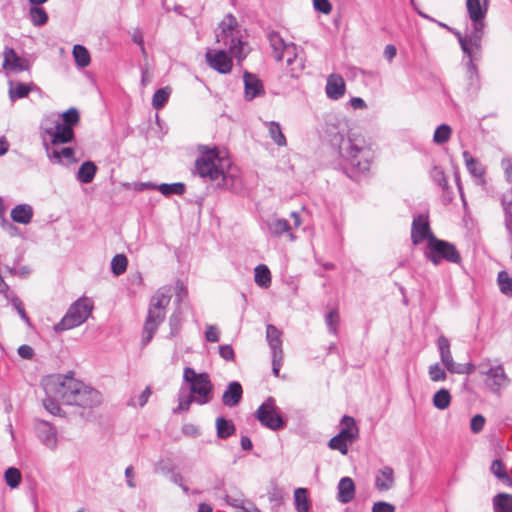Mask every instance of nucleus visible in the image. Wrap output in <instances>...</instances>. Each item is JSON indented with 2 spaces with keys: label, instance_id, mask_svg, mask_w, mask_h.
Segmentation results:
<instances>
[{
  "label": "nucleus",
  "instance_id": "obj_1",
  "mask_svg": "<svg viewBox=\"0 0 512 512\" xmlns=\"http://www.w3.org/2000/svg\"><path fill=\"white\" fill-rule=\"evenodd\" d=\"M326 135L330 145L342 158V169L347 177L361 182L370 176L374 152L360 135L348 130L347 123L327 125Z\"/></svg>",
  "mask_w": 512,
  "mask_h": 512
},
{
  "label": "nucleus",
  "instance_id": "obj_2",
  "mask_svg": "<svg viewBox=\"0 0 512 512\" xmlns=\"http://www.w3.org/2000/svg\"><path fill=\"white\" fill-rule=\"evenodd\" d=\"M72 371L67 374H52L42 381L45 394L60 398L65 405L94 408L101 404V393L74 378Z\"/></svg>",
  "mask_w": 512,
  "mask_h": 512
},
{
  "label": "nucleus",
  "instance_id": "obj_3",
  "mask_svg": "<svg viewBox=\"0 0 512 512\" xmlns=\"http://www.w3.org/2000/svg\"><path fill=\"white\" fill-rule=\"evenodd\" d=\"M199 152L200 154L195 161V171L199 177L208 178L211 181L220 179L221 181L217 183L218 188L235 190L240 180L232 174L225 173L219 167L222 161L219 150L216 147L210 149L206 146H201Z\"/></svg>",
  "mask_w": 512,
  "mask_h": 512
},
{
  "label": "nucleus",
  "instance_id": "obj_4",
  "mask_svg": "<svg viewBox=\"0 0 512 512\" xmlns=\"http://www.w3.org/2000/svg\"><path fill=\"white\" fill-rule=\"evenodd\" d=\"M171 288L158 289L150 299L147 317L143 326L142 345L146 346L152 340L155 332L165 320L166 308L170 303Z\"/></svg>",
  "mask_w": 512,
  "mask_h": 512
},
{
  "label": "nucleus",
  "instance_id": "obj_5",
  "mask_svg": "<svg viewBox=\"0 0 512 512\" xmlns=\"http://www.w3.org/2000/svg\"><path fill=\"white\" fill-rule=\"evenodd\" d=\"M425 259L434 266L442 262L461 265L462 256L455 244L438 237H433L431 241L425 244L423 248Z\"/></svg>",
  "mask_w": 512,
  "mask_h": 512
},
{
  "label": "nucleus",
  "instance_id": "obj_6",
  "mask_svg": "<svg viewBox=\"0 0 512 512\" xmlns=\"http://www.w3.org/2000/svg\"><path fill=\"white\" fill-rule=\"evenodd\" d=\"M94 304L88 297H80L73 302L62 319L53 327L56 333H61L82 325L91 315Z\"/></svg>",
  "mask_w": 512,
  "mask_h": 512
},
{
  "label": "nucleus",
  "instance_id": "obj_7",
  "mask_svg": "<svg viewBox=\"0 0 512 512\" xmlns=\"http://www.w3.org/2000/svg\"><path fill=\"white\" fill-rule=\"evenodd\" d=\"M183 380L190 384V395H194L196 404L205 405L213 399V384L206 372L197 373L192 367H185Z\"/></svg>",
  "mask_w": 512,
  "mask_h": 512
},
{
  "label": "nucleus",
  "instance_id": "obj_8",
  "mask_svg": "<svg viewBox=\"0 0 512 512\" xmlns=\"http://www.w3.org/2000/svg\"><path fill=\"white\" fill-rule=\"evenodd\" d=\"M359 427L352 416L344 415L340 420V430L328 441V447L347 455L349 446L359 439Z\"/></svg>",
  "mask_w": 512,
  "mask_h": 512
},
{
  "label": "nucleus",
  "instance_id": "obj_9",
  "mask_svg": "<svg viewBox=\"0 0 512 512\" xmlns=\"http://www.w3.org/2000/svg\"><path fill=\"white\" fill-rule=\"evenodd\" d=\"M255 417L263 427L272 431H279L287 426V419L282 416L272 396L267 397L257 408Z\"/></svg>",
  "mask_w": 512,
  "mask_h": 512
},
{
  "label": "nucleus",
  "instance_id": "obj_10",
  "mask_svg": "<svg viewBox=\"0 0 512 512\" xmlns=\"http://www.w3.org/2000/svg\"><path fill=\"white\" fill-rule=\"evenodd\" d=\"M466 8L469 19L472 22V41L475 44V50H480L484 35V19L487 14V6H482L480 0H466Z\"/></svg>",
  "mask_w": 512,
  "mask_h": 512
},
{
  "label": "nucleus",
  "instance_id": "obj_11",
  "mask_svg": "<svg viewBox=\"0 0 512 512\" xmlns=\"http://www.w3.org/2000/svg\"><path fill=\"white\" fill-rule=\"evenodd\" d=\"M482 57V48L475 50L474 54L464 56V66L466 75V89L471 95H477L481 89V77L476 62Z\"/></svg>",
  "mask_w": 512,
  "mask_h": 512
},
{
  "label": "nucleus",
  "instance_id": "obj_12",
  "mask_svg": "<svg viewBox=\"0 0 512 512\" xmlns=\"http://www.w3.org/2000/svg\"><path fill=\"white\" fill-rule=\"evenodd\" d=\"M433 237L436 236L431 229L429 215L425 213L414 215L411 225V241L413 245L417 246L424 241L428 243Z\"/></svg>",
  "mask_w": 512,
  "mask_h": 512
},
{
  "label": "nucleus",
  "instance_id": "obj_13",
  "mask_svg": "<svg viewBox=\"0 0 512 512\" xmlns=\"http://www.w3.org/2000/svg\"><path fill=\"white\" fill-rule=\"evenodd\" d=\"M302 53L303 51L299 50L298 46L292 42H289V45L283 50L282 61L286 60L292 78H298L305 68Z\"/></svg>",
  "mask_w": 512,
  "mask_h": 512
},
{
  "label": "nucleus",
  "instance_id": "obj_14",
  "mask_svg": "<svg viewBox=\"0 0 512 512\" xmlns=\"http://www.w3.org/2000/svg\"><path fill=\"white\" fill-rule=\"evenodd\" d=\"M481 374L486 376V385L494 394H499L510 384V379L502 365L491 366L488 370L481 371Z\"/></svg>",
  "mask_w": 512,
  "mask_h": 512
},
{
  "label": "nucleus",
  "instance_id": "obj_15",
  "mask_svg": "<svg viewBox=\"0 0 512 512\" xmlns=\"http://www.w3.org/2000/svg\"><path fill=\"white\" fill-rule=\"evenodd\" d=\"M30 66L28 59L20 57L12 47L5 46L3 51V69L13 73H20L29 71Z\"/></svg>",
  "mask_w": 512,
  "mask_h": 512
},
{
  "label": "nucleus",
  "instance_id": "obj_16",
  "mask_svg": "<svg viewBox=\"0 0 512 512\" xmlns=\"http://www.w3.org/2000/svg\"><path fill=\"white\" fill-rule=\"evenodd\" d=\"M34 428L38 439L43 445L49 449L57 447L58 438L55 426L45 420L35 419Z\"/></svg>",
  "mask_w": 512,
  "mask_h": 512
},
{
  "label": "nucleus",
  "instance_id": "obj_17",
  "mask_svg": "<svg viewBox=\"0 0 512 512\" xmlns=\"http://www.w3.org/2000/svg\"><path fill=\"white\" fill-rule=\"evenodd\" d=\"M208 65L220 74H228L232 70L233 62L228 53L224 50L206 52L205 55Z\"/></svg>",
  "mask_w": 512,
  "mask_h": 512
},
{
  "label": "nucleus",
  "instance_id": "obj_18",
  "mask_svg": "<svg viewBox=\"0 0 512 512\" xmlns=\"http://www.w3.org/2000/svg\"><path fill=\"white\" fill-rule=\"evenodd\" d=\"M244 98L251 101L265 94V89L261 79L253 73L245 71L243 74Z\"/></svg>",
  "mask_w": 512,
  "mask_h": 512
},
{
  "label": "nucleus",
  "instance_id": "obj_19",
  "mask_svg": "<svg viewBox=\"0 0 512 512\" xmlns=\"http://www.w3.org/2000/svg\"><path fill=\"white\" fill-rule=\"evenodd\" d=\"M44 133L51 136V143L54 145L67 144L75 138L74 129L62 123H56L54 127L45 128Z\"/></svg>",
  "mask_w": 512,
  "mask_h": 512
},
{
  "label": "nucleus",
  "instance_id": "obj_20",
  "mask_svg": "<svg viewBox=\"0 0 512 512\" xmlns=\"http://www.w3.org/2000/svg\"><path fill=\"white\" fill-rule=\"evenodd\" d=\"M467 171L474 178V182L477 185L484 186L486 184L485 167L480 163V161L474 158L469 151H463L462 153Z\"/></svg>",
  "mask_w": 512,
  "mask_h": 512
},
{
  "label": "nucleus",
  "instance_id": "obj_21",
  "mask_svg": "<svg viewBox=\"0 0 512 512\" xmlns=\"http://www.w3.org/2000/svg\"><path fill=\"white\" fill-rule=\"evenodd\" d=\"M266 233L274 238L281 237L287 234L291 241L296 239L295 235L291 232V225L284 218H274L265 222Z\"/></svg>",
  "mask_w": 512,
  "mask_h": 512
},
{
  "label": "nucleus",
  "instance_id": "obj_22",
  "mask_svg": "<svg viewBox=\"0 0 512 512\" xmlns=\"http://www.w3.org/2000/svg\"><path fill=\"white\" fill-rule=\"evenodd\" d=\"M346 91V84L343 77L339 74H331L328 76L325 86V92L329 99L339 100Z\"/></svg>",
  "mask_w": 512,
  "mask_h": 512
},
{
  "label": "nucleus",
  "instance_id": "obj_23",
  "mask_svg": "<svg viewBox=\"0 0 512 512\" xmlns=\"http://www.w3.org/2000/svg\"><path fill=\"white\" fill-rule=\"evenodd\" d=\"M44 145L48 158L54 164H64V159L66 160V164H73L77 161L75 151L71 147H64L58 150L51 149L46 142H44Z\"/></svg>",
  "mask_w": 512,
  "mask_h": 512
},
{
  "label": "nucleus",
  "instance_id": "obj_24",
  "mask_svg": "<svg viewBox=\"0 0 512 512\" xmlns=\"http://www.w3.org/2000/svg\"><path fill=\"white\" fill-rule=\"evenodd\" d=\"M243 397V388L240 382L231 381L222 395V403L224 406L232 408L237 406Z\"/></svg>",
  "mask_w": 512,
  "mask_h": 512
},
{
  "label": "nucleus",
  "instance_id": "obj_25",
  "mask_svg": "<svg viewBox=\"0 0 512 512\" xmlns=\"http://www.w3.org/2000/svg\"><path fill=\"white\" fill-rule=\"evenodd\" d=\"M337 490V499L342 504L351 502L355 496V484L350 477L341 478Z\"/></svg>",
  "mask_w": 512,
  "mask_h": 512
},
{
  "label": "nucleus",
  "instance_id": "obj_26",
  "mask_svg": "<svg viewBox=\"0 0 512 512\" xmlns=\"http://www.w3.org/2000/svg\"><path fill=\"white\" fill-rule=\"evenodd\" d=\"M266 339L271 349V354H284L282 349V331L276 326L268 324L266 326Z\"/></svg>",
  "mask_w": 512,
  "mask_h": 512
},
{
  "label": "nucleus",
  "instance_id": "obj_27",
  "mask_svg": "<svg viewBox=\"0 0 512 512\" xmlns=\"http://www.w3.org/2000/svg\"><path fill=\"white\" fill-rule=\"evenodd\" d=\"M393 485L394 471L390 466H384L375 476V488L379 491H388Z\"/></svg>",
  "mask_w": 512,
  "mask_h": 512
},
{
  "label": "nucleus",
  "instance_id": "obj_28",
  "mask_svg": "<svg viewBox=\"0 0 512 512\" xmlns=\"http://www.w3.org/2000/svg\"><path fill=\"white\" fill-rule=\"evenodd\" d=\"M33 208L29 204H18L12 208L10 216L15 223L28 225L33 218Z\"/></svg>",
  "mask_w": 512,
  "mask_h": 512
},
{
  "label": "nucleus",
  "instance_id": "obj_29",
  "mask_svg": "<svg viewBox=\"0 0 512 512\" xmlns=\"http://www.w3.org/2000/svg\"><path fill=\"white\" fill-rule=\"evenodd\" d=\"M436 344L440 354L441 362L444 365V367L449 371L455 364L450 350V341L446 336L440 335L437 339Z\"/></svg>",
  "mask_w": 512,
  "mask_h": 512
},
{
  "label": "nucleus",
  "instance_id": "obj_30",
  "mask_svg": "<svg viewBox=\"0 0 512 512\" xmlns=\"http://www.w3.org/2000/svg\"><path fill=\"white\" fill-rule=\"evenodd\" d=\"M267 38H268L270 47L272 48L274 59L277 62L282 61L283 50H285V48L289 45V42H286L281 37L279 32L274 31V30L268 32Z\"/></svg>",
  "mask_w": 512,
  "mask_h": 512
},
{
  "label": "nucleus",
  "instance_id": "obj_31",
  "mask_svg": "<svg viewBox=\"0 0 512 512\" xmlns=\"http://www.w3.org/2000/svg\"><path fill=\"white\" fill-rule=\"evenodd\" d=\"M97 166L94 162L87 160L81 164L76 174V179L82 184L91 183L96 175Z\"/></svg>",
  "mask_w": 512,
  "mask_h": 512
},
{
  "label": "nucleus",
  "instance_id": "obj_32",
  "mask_svg": "<svg viewBox=\"0 0 512 512\" xmlns=\"http://www.w3.org/2000/svg\"><path fill=\"white\" fill-rule=\"evenodd\" d=\"M215 426L216 434L219 439H227L230 436H232L236 431V427L232 420L226 419L223 416H219L216 418Z\"/></svg>",
  "mask_w": 512,
  "mask_h": 512
},
{
  "label": "nucleus",
  "instance_id": "obj_33",
  "mask_svg": "<svg viewBox=\"0 0 512 512\" xmlns=\"http://www.w3.org/2000/svg\"><path fill=\"white\" fill-rule=\"evenodd\" d=\"M504 211V224L508 235L512 234V187L501 198Z\"/></svg>",
  "mask_w": 512,
  "mask_h": 512
},
{
  "label": "nucleus",
  "instance_id": "obj_34",
  "mask_svg": "<svg viewBox=\"0 0 512 512\" xmlns=\"http://www.w3.org/2000/svg\"><path fill=\"white\" fill-rule=\"evenodd\" d=\"M448 29L456 36L464 56H468L475 53V44L472 41V30L469 32L468 35H463L460 31L456 29Z\"/></svg>",
  "mask_w": 512,
  "mask_h": 512
},
{
  "label": "nucleus",
  "instance_id": "obj_35",
  "mask_svg": "<svg viewBox=\"0 0 512 512\" xmlns=\"http://www.w3.org/2000/svg\"><path fill=\"white\" fill-rule=\"evenodd\" d=\"M28 19L35 27H42L49 20L48 13L41 6H30L28 11Z\"/></svg>",
  "mask_w": 512,
  "mask_h": 512
},
{
  "label": "nucleus",
  "instance_id": "obj_36",
  "mask_svg": "<svg viewBox=\"0 0 512 512\" xmlns=\"http://www.w3.org/2000/svg\"><path fill=\"white\" fill-rule=\"evenodd\" d=\"M265 125L268 128L270 138L277 146L282 147L287 145L286 137L282 132V128L279 122L267 121L265 122Z\"/></svg>",
  "mask_w": 512,
  "mask_h": 512
},
{
  "label": "nucleus",
  "instance_id": "obj_37",
  "mask_svg": "<svg viewBox=\"0 0 512 512\" xmlns=\"http://www.w3.org/2000/svg\"><path fill=\"white\" fill-rule=\"evenodd\" d=\"M183 320L184 316L181 307H175L173 313L169 317V338H174L180 334Z\"/></svg>",
  "mask_w": 512,
  "mask_h": 512
},
{
  "label": "nucleus",
  "instance_id": "obj_38",
  "mask_svg": "<svg viewBox=\"0 0 512 512\" xmlns=\"http://www.w3.org/2000/svg\"><path fill=\"white\" fill-rule=\"evenodd\" d=\"M72 54L77 66H79L80 68H85L89 66L91 62V57L88 49L85 46L81 44L74 45Z\"/></svg>",
  "mask_w": 512,
  "mask_h": 512
},
{
  "label": "nucleus",
  "instance_id": "obj_39",
  "mask_svg": "<svg viewBox=\"0 0 512 512\" xmlns=\"http://www.w3.org/2000/svg\"><path fill=\"white\" fill-rule=\"evenodd\" d=\"M494 512H512V495L499 493L493 498Z\"/></svg>",
  "mask_w": 512,
  "mask_h": 512
},
{
  "label": "nucleus",
  "instance_id": "obj_40",
  "mask_svg": "<svg viewBox=\"0 0 512 512\" xmlns=\"http://www.w3.org/2000/svg\"><path fill=\"white\" fill-rule=\"evenodd\" d=\"M254 281L262 288H268L271 285V272L265 264H259L255 267Z\"/></svg>",
  "mask_w": 512,
  "mask_h": 512
},
{
  "label": "nucleus",
  "instance_id": "obj_41",
  "mask_svg": "<svg viewBox=\"0 0 512 512\" xmlns=\"http://www.w3.org/2000/svg\"><path fill=\"white\" fill-rule=\"evenodd\" d=\"M45 395V398L42 400L45 410L51 415L65 417V413L60 406L61 399L49 394Z\"/></svg>",
  "mask_w": 512,
  "mask_h": 512
},
{
  "label": "nucleus",
  "instance_id": "obj_42",
  "mask_svg": "<svg viewBox=\"0 0 512 512\" xmlns=\"http://www.w3.org/2000/svg\"><path fill=\"white\" fill-rule=\"evenodd\" d=\"M294 502L297 512H308L310 508L308 490L306 488H297L294 491Z\"/></svg>",
  "mask_w": 512,
  "mask_h": 512
},
{
  "label": "nucleus",
  "instance_id": "obj_43",
  "mask_svg": "<svg viewBox=\"0 0 512 512\" xmlns=\"http://www.w3.org/2000/svg\"><path fill=\"white\" fill-rule=\"evenodd\" d=\"M9 97L11 101H15L17 99H22L28 96L31 91V85L18 82L14 84L12 81L9 82Z\"/></svg>",
  "mask_w": 512,
  "mask_h": 512
},
{
  "label": "nucleus",
  "instance_id": "obj_44",
  "mask_svg": "<svg viewBox=\"0 0 512 512\" xmlns=\"http://www.w3.org/2000/svg\"><path fill=\"white\" fill-rule=\"evenodd\" d=\"M186 186L182 182L161 183L158 185V191L165 197L171 195H182L185 193Z\"/></svg>",
  "mask_w": 512,
  "mask_h": 512
},
{
  "label": "nucleus",
  "instance_id": "obj_45",
  "mask_svg": "<svg viewBox=\"0 0 512 512\" xmlns=\"http://www.w3.org/2000/svg\"><path fill=\"white\" fill-rule=\"evenodd\" d=\"M432 403L435 408L439 410H445L451 403V394L448 389H439L432 398Z\"/></svg>",
  "mask_w": 512,
  "mask_h": 512
},
{
  "label": "nucleus",
  "instance_id": "obj_46",
  "mask_svg": "<svg viewBox=\"0 0 512 512\" xmlns=\"http://www.w3.org/2000/svg\"><path fill=\"white\" fill-rule=\"evenodd\" d=\"M171 94L170 87L159 88L155 91L152 97V106L156 110L162 109L168 102Z\"/></svg>",
  "mask_w": 512,
  "mask_h": 512
},
{
  "label": "nucleus",
  "instance_id": "obj_47",
  "mask_svg": "<svg viewBox=\"0 0 512 512\" xmlns=\"http://www.w3.org/2000/svg\"><path fill=\"white\" fill-rule=\"evenodd\" d=\"M452 135V128L448 124H440L434 131L433 141L437 145L447 143Z\"/></svg>",
  "mask_w": 512,
  "mask_h": 512
},
{
  "label": "nucleus",
  "instance_id": "obj_48",
  "mask_svg": "<svg viewBox=\"0 0 512 512\" xmlns=\"http://www.w3.org/2000/svg\"><path fill=\"white\" fill-rule=\"evenodd\" d=\"M127 265V257L124 254H116L111 260V271L115 276H120L126 271Z\"/></svg>",
  "mask_w": 512,
  "mask_h": 512
},
{
  "label": "nucleus",
  "instance_id": "obj_49",
  "mask_svg": "<svg viewBox=\"0 0 512 512\" xmlns=\"http://www.w3.org/2000/svg\"><path fill=\"white\" fill-rule=\"evenodd\" d=\"M325 323L328 328V332L334 336L338 335V326L340 323V316L336 309L329 311L325 315Z\"/></svg>",
  "mask_w": 512,
  "mask_h": 512
},
{
  "label": "nucleus",
  "instance_id": "obj_50",
  "mask_svg": "<svg viewBox=\"0 0 512 512\" xmlns=\"http://www.w3.org/2000/svg\"><path fill=\"white\" fill-rule=\"evenodd\" d=\"M192 403H196L194 395H182V391L180 390L178 394V405L173 409V413L179 414L188 411Z\"/></svg>",
  "mask_w": 512,
  "mask_h": 512
},
{
  "label": "nucleus",
  "instance_id": "obj_51",
  "mask_svg": "<svg viewBox=\"0 0 512 512\" xmlns=\"http://www.w3.org/2000/svg\"><path fill=\"white\" fill-rule=\"evenodd\" d=\"M62 124L67 125L68 127L74 129V127L80 121L79 111L75 107H71L65 112L62 113Z\"/></svg>",
  "mask_w": 512,
  "mask_h": 512
},
{
  "label": "nucleus",
  "instance_id": "obj_52",
  "mask_svg": "<svg viewBox=\"0 0 512 512\" xmlns=\"http://www.w3.org/2000/svg\"><path fill=\"white\" fill-rule=\"evenodd\" d=\"M497 282L501 293L512 295V278L506 271H500L497 276Z\"/></svg>",
  "mask_w": 512,
  "mask_h": 512
},
{
  "label": "nucleus",
  "instance_id": "obj_53",
  "mask_svg": "<svg viewBox=\"0 0 512 512\" xmlns=\"http://www.w3.org/2000/svg\"><path fill=\"white\" fill-rule=\"evenodd\" d=\"M4 478H5L6 484L10 488H16L19 486L22 476H21V472L17 468L9 467L4 473Z\"/></svg>",
  "mask_w": 512,
  "mask_h": 512
},
{
  "label": "nucleus",
  "instance_id": "obj_54",
  "mask_svg": "<svg viewBox=\"0 0 512 512\" xmlns=\"http://www.w3.org/2000/svg\"><path fill=\"white\" fill-rule=\"evenodd\" d=\"M432 180L440 186L445 192L449 190L448 181L442 168L434 166L431 170Z\"/></svg>",
  "mask_w": 512,
  "mask_h": 512
},
{
  "label": "nucleus",
  "instance_id": "obj_55",
  "mask_svg": "<svg viewBox=\"0 0 512 512\" xmlns=\"http://www.w3.org/2000/svg\"><path fill=\"white\" fill-rule=\"evenodd\" d=\"M490 471L498 480L508 478V473L506 471V467H505L504 463L502 462V460H500V459L493 460V462L490 466Z\"/></svg>",
  "mask_w": 512,
  "mask_h": 512
},
{
  "label": "nucleus",
  "instance_id": "obj_56",
  "mask_svg": "<svg viewBox=\"0 0 512 512\" xmlns=\"http://www.w3.org/2000/svg\"><path fill=\"white\" fill-rule=\"evenodd\" d=\"M428 374L433 382L444 381L446 379V373L443 368L440 367L439 363H434L429 366Z\"/></svg>",
  "mask_w": 512,
  "mask_h": 512
},
{
  "label": "nucleus",
  "instance_id": "obj_57",
  "mask_svg": "<svg viewBox=\"0 0 512 512\" xmlns=\"http://www.w3.org/2000/svg\"><path fill=\"white\" fill-rule=\"evenodd\" d=\"M475 371V365L471 362L469 363H455L453 367L449 370L450 373L455 374H472Z\"/></svg>",
  "mask_w": 512,
  "mask_h": 512
},
{
  "label": "nucleus",
  "instance_id": "obj_58",
  "mask_svg": "<svg viewBox=\"0 0 512 512\" xmlns=\"http://www.w3.org/2000/svg\"><path fill=\"white\" fill-rule=\"evenodd\" d=\"M223 498L228 505L239 510L243 505H245L246 501V499L243 497L241 493L238 496H233L225 493Z\"/></svg>",
  "mask_w": 512,
  "mask_h": 512
},
{
  "label": "nucleus",
  "instance_id": "obj_59",
  "mask_svg": "<svg viewBox=\"0 0 512 512\" xmlns=\"http://www.w3.org/2000/svg\"><path fill=\"white\" fill-rule=\"evenodd\" d=\"M485 417L481 414H476L471 418L470 429L473 433H480L485 425Z\"/></svg>",
  "mask_w": 512,
  "mask_h": 512
},
{
  "label": "nucleus",
  "instance_id": "obj_60",
  "mask_svg": "<svg viewBox=\"0 0 512 512\" xmlns=\"http://www.w3.org/2000/svg\"><path fill=\"white\" fill-rule=\"evenodd\" d=\"M313 8L322 14H329L332 11V4L329 0H313Z\"/></svg>",
  "mask_w": 512,
  "mask_h": 512
},
{
  "label": "nucleus",
  "instance_id": "obj_61",
  "mask_svg": "<svg viewBox=\"0 0 512 512\" xmlns=\"http://www.w3.org/2000/svg\"><path fill=\"white\" fill-rule=\"evenodd\" d=\"M21 260V256L19 255L15 260L12 267H7L9 273L11 275H19L21 277H27L30 274V269L27 266H22L20 268L16 267V264Z\"/></svg>",
  "mask_w": 512,
  "mask_h": 512
},
{
  "label": "nucleus",
  "instance_id": "obj_62",
  "mask_svg": "<svg viewBox=\"0 0 512 512\" xmlns=\"http://www.w3.org/2000/svg\"><path fill=\"white\" fill-rule=\"evenodd\" d=\"M219 355L226 361H233L235 358L234 349L229 344L219 346Z\"/></svg>",
  "mask_w": 512,
  "mask_h": 512
},
{
  "label": "nucleus",
  "instance_id": "obj_63",
  "mask_svg": "<svg viewBox=\"0 0 512 512\" xmlns=\"http://www.w3.org/2000/svg\"><path fill=\"white\" fill-rule=\"evenodd\" d=\"M11 304L13 308L17 311L21 319L24 320L26 323H30V319L25 311L23 302L20 300V298H14V302Z\"/></svg>",
  "mask_w": 512,
  "mask_h": 512
},
{
  "label": "nucleus",
  "instance_id": "obj_64",
  "mask_svg": "<svg viewBox=\"0 0 512 512\" xmlns=\"http://www.w3.org/2000/svg\"><path fill=\"white\" fill-rule=\"evenodd\" d=\"M395 507L394 505L385 502V501H378L373 504L372 512H394Z\"/></svg>",
  "mask_w": 512,
  "mask_h": 512
}]
</instances>
